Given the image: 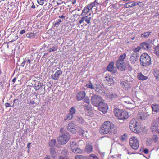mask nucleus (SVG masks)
Instances as JSON below:
<instances>
[{
  "label": "nucleus",
  "instance_id": "nucleus-1",
  "mask_svg": "<svg viewBox=\"0 0 159 159\" xmlns=\"http://www.w3.org/2000/svg\"><path fill=\"white\" fill-rule=\"evenodd\" d=\"M115 125L109 121L104 122L100 127L99 133L102 134H115L117 132L116 128H115Z\"/></svg>",
  "mask_w": 159,
  "mask_h": 159
},
{
  "label": "nucleus",
  "instance_id": "nucleus-2",
  "mask_svg": "<svg viewBox=\"0 0 159 159\" xmlns=\"http://www.w3.org/2000/svg\"><path fill=\"white\" fill-rule=\"evenodd\" d=\"M61 134H60L57 138V140L60 145L65 144L70 139L69 133L66 131L63 128H61L60 130Z\"/></svg>",
  "mask_w": 159,
  "mask_h": 159
},
{
  "label": "nucleus",
  "instance_id": "nucleus-3",
  "mask_svg": "<svg viewBox=\"0 0 159 159\" xmlns=\"http://www.w3.org/2000/svg\"><path fill=\"white\" fill-rule=\"evenodd\" d=\"M140 66L143 68L147 67L151 64V61L150 56L146 53L141 55L139 59Z\"/></svg>",
  "mask_w": 159,
  "mask_h": 159
},
{
  "label": "nucleus",
  "instance_id": "nucleus-4",
  "mask_svg": "<svg viewBox=\"0 0 159 159\" xmlns=\"http://www.w3.org/2000/svg\"><path fill=\"white\" fill-rule=\"evenodd\" d=\"M114 112L116 117L119 120H124L129 117L128 112L125 110L123 111L116 108L114 109Z\"/></svg>",
  "mask_w": 159,
  "mask_h": 159
},
{
  "label": "nucleus",
  "instance_id": "nucleus-5",
  "mask_svg": "<svg viewBox=\"0 0 159 159\" xmlns=\"http://www.w3.org/2000/svg\"><path fill=\"white\" fill-rule=\"evenodd\" d=\"M85 86L87 88L94 89L95 91L97 92L99 94L102 95L105 94V90L104 88L99 84L96 85L95 86L90 81L86 84Z\"/></svg>",
  "mask_w": 159,
  "mask_h": 159
},
{
  "label": "nucleus",
  "instance_id": "nucleus-6",
  "mask_svg": "<svg viewBox=\"0 0 159 159\" xmlns=\"http://www.w3.org/2000/svg\"><path fill=\"white\" fill-rule=\"evenodd\" d=\"M103 100L102 97L98 95L94 94H93L91 96V101L92 104L94 106L97 107Z\"/></svg>",
  "mask_w": 159,
  "mask_h": 159
},
{
  "label": "nucleus",
  "instance_id": "nucleus-7",
  "mask_svg": "<svg viewBox=\"0 0 159 159\" xmlns=\"http://www.w3.org/2000/svg\"><path fill=\"white\" fill-rule=\"evenodd\" d=\"M129 144L132 148L137 150L139 146L138 140L135 137H133L129 140Z\"/></svg>",
  "mask_w": 159,
  "mask_h": 159
},
{
  "label": "nucleus",
  "instance_id": "nucleus-8",
  "mask_svg": "<svg viewBox=\"0 0 159 159\" xmlns=\"http://www.w3.org/2000/svg\"><path fill=\"white\" fill-rule=\"evenodd\" d=\"M116 65L118 69L121 71H125L127 69V65L124 61H116Z\"/></svg>",
  "mask_w": 159,
  "mask_h": 159
},
{
  "label": "nucleus",
  "instance_id": "nucleus-9",
  "mask_svg": "<svg viewBox=\"0 0 159 159\" xmlns=\"http://www.w3.org/2000/svg\"><path fill=\"white\" fill-rule=\"evenodd\" d=\"M129 127L131 130L133 132L136 133L138 132L137 122L135 119H132L131 120L129 124Z\"/></svg>",
  "mask_w": 159,
  "mask_h": 159
},
{
  "label": "nucleus",
  "instance_id": "nucleus-10",
  "mask_svg": "<svg viewBox=\"0 0 159 159\" xmlns=\"http://www.w3.org/2000/svg\"><path fill=\"white\" fill-rule=\"evenodd\" d=\"M67 130L72 134L75 133L77 129L76 127V124L73 122L69 123L67 126Z\"/></svg>",
  "mask_w": 159,
  "mask_h": 159
},
{
  "label": "nucleus",
  "instance_id": "nucleus-11",
  "mask_svg": "<svg viewBox=\"0 0 159 159\" xmlns=\"http://www.w3.org/2000/svg\"><path fill=\"white\" fill-rule=\"evenodd\" d=\"M98 109L100 111L102 112L104 114H105L107 112L108 109V107L107 104L102 101L99 105H98Z\"/></svg>",
  "mask_w": 159,
  "mask_h": 159
},
{
  "label": "nucleus",
  "instance_id": "nucleus-12",
  "mask_svg": "<svg viewBox=\"0 0 159 159\" xmlns=\"http://www.w3.org/2000/svg\"><path fill=\"white\" fill-rule=\"evenodd\" d=\"M32 84L36 91L39 90L43 85V83L39 82L37 80H33Z\"/></svg>",
  "mask_w": 159,
  "mask_h": 159
},
{
  "label": "nucleus",
  "instance_id": "nucleus-13",
  "mask_svg": "<svg viewBox=\"0 0 159 159\" xmlns=\"http://www.w3.org/2000/svg\"><path fill=\"white\" fill-rule=\"evenodd\" d=\"M120 84L121 87L125 90H128L131 87L130 83L127 81H121Z\"/></svg>",
  "mask_w": 159,
  "mask_h": 159
},
{
  "label": "nucleus",
  "instance_id": "nucleus-14",
  "mask_svg": "<svg viewBox=\"0 0 159 159\" xmlns=\"http://www.w3.org/2000/svg\"><path fill=\"white\" fill-rule=\"evenodd\" d=\"M114 63L111 62L109 63L107 67V69L108 71L113 73H115L116 72V69L114 66Z\"/></svg>",
  "mask_w": 159,
  "mask_h": 159
},
{
  "label": "nucleus",
  "instance_id": "nucleus-15",
  "mask_svg": "<svg viewBox=\"0 0 159 159\" xmlns=\"http://www.w3.org/2000/svg\"><path fill=\"white\" fill-rule=\"evenodd\" d=\"M158 123L156 120L154 121L152 124L150 129L151 132H155L157 131L158 127Z\"/></svg>",
  "mask_w": 159,
  "mask_h": 159
},
{
  "label": "nucleus",
  "instance_id": "nucleus-16",
  "mask_svg": "<svg viewBox=\"0 0 159 159\" xmlns=\"http://www.w3.org/2000/svg\"><path fill=\"white\" fill-rule=\"evenodd\" d=\"M86 96V93L85 92L81 91L79 92L76 94V99L78 101L83 99Z\"/></svg>",
  "mask_w": 159,
  "mask_h": 159
},
{
  "label": "nucleus",
  "instance_id": "nucleus-17",
  "mask_svg": "<svg viewBox=\"0 0 159 159\" xmlns=\"http://www.w3.org/2000/svg\"><path fill=\"white\" fill-rule=\"evenodd\" d=\"M139 57V56L131 53L129 58V61L130 63L132 64H135L138 60Z\"/></svg>",
  "mask_w": 159,
  "mask_h": 159
},
{
  "label": "nucleus",
  "instance_id": "nucleus-18",
  "mask_svg": "<svg viewBox=\"0 0 159 159\" xmlns=\"http://www.w3.org/2000/svg\"><path fill=\"white\" fill-rule=\"evenodd\" d=\"M62 72L60 70H57L54 74L51 75V78L54 80H57L59 76L62 74Z\"/></svg>",
  "mask_w": 159,
  "mask_h": 159
},
{
  "label": "nucleus",
  "instance_id": "nucleus-19",
  "mask_svg": "<svg viewBox=\"0 0 159 159\" xmlns=\"http://www.w3.org/2000/svg\"><path fill=\"white\" fill-rule=\"evenodd\" d=\"M67 153L68 151L66 150H63L61 152V155L59 156L58 159H69L68 156H66Z\"/></svg>",
  "mask_w": 159,
  "mask_h": 159
},
{
  "label": "nucleus",
  "instance_id": "nucleus-20",
  "mask_svg": "<svg viewBox=\"0 0 159 159\" xmlns=\"http://www.w3.org/2000/svg\"><path fill=\"white\" fill-rule=\"evenodd\" d=\"M140 46L141 48L148 50H149L150 48V44L149 43L144 42L140 44Z\"/></svg>",
  "mask_w": 159,
  "mask_h": 159
},
{
  "label": "nucleus",
  "instance_id": "nucleus-21",
  "mask_svg": "<svg viewBox=\"0 0 159 159\" xmlns=\"http://www.w3.org/2000/svg\"><path fill=\"white\" fill-rule=\"evenodd\" d=\"M50 154L51 158L52 159H54L56 156V152L53 147H52L50 149Z\"/></svg>",
  "mask_w": 159,
  "mask_h": 159
},
{
  "label": "nucleus",
  "instance_id": "nucleus-22",
  "mask_svg": "<svg viewBox=\"0 0 159 159\" xmlns=\"http://www.w3.org/2000/svg\"><path fill=\"white\" fill-rule=\"evenodd\" d=\"M152 111L155 112H159V105L153 104L152 105Z\"/></svg>",
  "mask_w": 159,
  "mask_h": 159
},
{
  "label": "nucleus",
  "instance_id": "nucleus-23",
  "mask_svg": "<svg viewBox=\"0 0 159 159\" xmlns=\"http://www.w3.org/2000/svg\"><path fill=\"white\" fill-rule=\"evenodd\" d=\"M136 4L135 2H129L125 4L124 7L127 8L133 6H135Z\"/></svg>",
  "mask_w": 159,
  "mask_h": 159
},
{
  "label": "nucleus",
  "instance_id": "nucleus-24",
  "mask_svg": "<svg viewBox=\"0 0 159 159\" xmlns=\"http://www.w3.org/2000/svg\"><path fill=\"white\" fill-rule=\"evenodd\" d=\"M153 52L159 57V44L153 48Z\"/></svg>",
  "mask_w": 159,
  "mask_h": 159
},
{
  "label": "nucleus",
  "instance_id": "nucleus-25",
  "mask_svg": "<svg viewBox=\"0 0 159 159\" xmlns=\"http://www.w3.org/2000/svg\"><path fill=\"white\" fill-rule=\"evenodd\" d=\"M93 150V146L92 145L88 144L85 147V151L86 152L88 153H90L92 152Z\"/></svg>",
  "mask_w": 159,
  "mask_h": 159
},
{
  "label": "nucleus",
  "instance_id": "nucleus-26",
  "mask_svg": "<svg viewBox=\"0 0 159 159\" xmlns=\"http://www.w3.org/2000/svg\"><path fill=\"white\" fill-rule=\"evenodd\" d=\"M141 49L140 46H138L133 50V52L132 53L139 56V52Z\"/></svg>",
  "mask_w": 159,
  "mask_h": 159
},
{
  "label": "nucleus",
  "instance_id": "nucleus-27",
  "mask_svg": "<svg viewBox=\"0 0 159 159\" xmlns=\"http://www.w3.org/2000/svg\"><path fill=\"white\" fill-rule=\"evenodd\" d=\"M70 147L71 150L73 152L74 150L73 149H74V150H75L78 147V146L75 142L71 141L70 142Z\"/></svg>",
  "mask_w": 159,
  "mask_h": 159
},
{
  "label": "nucleus",
  "instance_id": "nucleus-28",
  "mask_svg": "<svg viewBox=\"0 0 159 159\" xmlns=\"http://www.w3.org/2000/svg\"><path fill=\"white\" fill-rule=\"evenodd\" d=\"M148 115L146 113L141 112L140 114H139L138 117L141 120H144L147 117Z\"/></svg>",
  "mask_w": 159,
  "mask_h": 159
},
{
  "label": "nucleus",
  "instance_id": "nucleus-29",
  "mask_svg": "<svg viewBox=\"0 0 159 159\" xmlns=\"http://www.w3.org/2000/svg\"><path fill=\"white\" fill-rule=\"evenodd\" d=\"M126 57V53H122L119 57L117 61H124V60L125 59Z\"/></svg>",
  "mask_w": 159,
  "mask_h": 159
},
{
  "label": "nucleus",
  "instance_id": "nucleus-30",
  "mask_svg": "<svg viewBox=\"0 0 159 159\" xmlns=\"http://www.w3.org/2000/svg\"><path fill=\"white\" fill-rule=\"evenodd\" d=\"M138 78L139 80H144L148 79V78L147 76H145L143 75L141 73H140L138 75Z\"/></svg>",
  "mask_w": 159,
  "mask_h": 159
},
{
  "label": "nucleus",
  "instance_id": "nucleus-31",
  "mask_svg": "<svg viewBox=\"0 0 159 159\" xmlns=\"http://www.w3.org/2000/svg\"><path fill=\"white\" fill-rule=\"evenodd\" d=\"M106 80L108 83L109 84H112L113 79L110 75H108L105 77Z\"/></svg>",
  "mask_w": 159,
  "mask_h": 159
},
{
  "label": "nucleus",
  "instance_id": "nucleus-32",
  "mask_svg": "<svg viewBox=\"0 0 159 159\" xmlns=\"http://www.w3.org/2000/svg\"><path fill=\"white\" fill-rule=\"evenodd\" d=\"M151 33V32H146L141 34V37L142 38H147L150 35Z\"/></svg>",
  "mask_w": 159,
  "mask_h": 159
},
{
  "label": "nucleus",
  "instance_id": "nucleus-33",
  "mask_svg": "<svg viewBox=\"0 0 159 159\" xmlns=\"http://www.w3.org/2000/svg\"><path fill=\"white\" fill-rule=\"evenodd\" d=\"M56 139H53L50 140L49 142V146L53 147L56 144Z\"/></svg>",
  "mask_w": 159,
  "mask_h": 159
},
{
  "label": "nucleus",
  "instance_id": "nucleus-34",
  "mask_svg": "<svg viewBox=\"0 0 159 159\" xmlns=\"http://www.w3.org/2000/svg\"><path fill=\"white\" fill-rule=\"evenodd\" d=\"M73 116L70 113H68L66 116V117L64 119V121H66L67 120H69L73 118Z\"/></svg>",
  "mask_w": 159,
  "mask_h": 159
},
{
  "label": "nucleus",
  "instance_id": "nucleus-35",
  "mask_svg": "<svg viewBox=\"0 0 159 159\" xmlns=\"http://www.w3.org/2000/svg\"><path fill=\"white\" fill-rule=\"evenodd\" d=\"M76 120L78 122L81 123L82 124H84L85 123V121L84 120L82 117H77Z\"/></svg>",
  "mask_w": 159,
  "mask_h": 159
},
{
  "label": "nucleus",
  "instance_id": "nucleus-36",
  "mask_svg": "<svg viewBox=\"0 0 159 159\" xmlns=\"http://www.w3.org/2000/svg\"><path fill=\"white\" fill-rule=\"evenodd\" d=\"M108 97L109 98L111 99H112L114 98L115 99H116L118 97V95L116 94H113V93H111L108 95Z\"/></svg>",
  "mask_w": 159,
  "mask_h": 159
},
{
  "label": "nucleus",
  "instance_id": "nucleus-37",
  "mask_svg": "<svg viewBox=\"0 0 159 159\" xmlns=\"http://www.w3.org/2000/svg\"><path fill=\"white\" fill-rule=\"evenodd\" d=\"M70 113L73 116L76 112L75 108V107H72L69 110Z\"/></svg>",
  "mask_w": 159,
  "mask_h": 159
},
{
  "label": "nucleus",
  "instance_id": "nucleus-38",
  "mask_svg": "<svg viewBox=\"0 0 159 159\" xmlns=\"http://www.w3.org/2000/svg\"><path fill=\"white\" fill-rule=\"evenodd\" d=\"M152 143V140L151 138L147 139L146 144L147 146H149L151 145Z\"/></svg>",
  "mask_w": 159,
  "mask_h": 159
},
{
  "label": "nucleus",
  "instance_id": "nucleus-39",
  "mask_svg": "<svg viewBox=\"0 0 159 159\" xmlns=\"http://www.w3.org/2000/svg\"><path fill=\"white\" fill-rule=\"evenodd\" d=\"M130 99L128 97H126L125 98L123 99L122 101L124 102L127 103V104H129L131 103L130 101L129 100H130Z\"/></svg>",
  "mask_w": 159,
  "mask_h": 159
},
{
  "label": "nucleus",
  "instance_id": "nucleus-40",
  "mask_svg": "<svg viewBox=\"0 0 159 159\" xmlns=\"http://www.w3.org/2000/svg\"><path fill=\"white\" fill-rule=\"evenodd\" d=\"M26 37L29 38H33L34 37V33H28L26 34Z\"/></svg>",
  "mask_w": 159,
  "mask_h": 159
},
{
  "label": "nucleus",
  "instance_id": "nucleus-41",
  "mask_svg": "<svg viewBox=\"0 0 159 159\" xmlns=\"http://www.w3.org/2000/svg\"><path fill=\"white\" fill-rule=\"evenodd\" d=\"M154 75L157 80H159V71L157 70L153 72Z\"/></svg>",
  "mask_w": 159,
  "mask_h": 159
},
{
  "label": "nucleus",
  "instance_id": "nucleus-42",
  "mask_svg": "<svg viewBox=\"0 0 159 159\" xmlns=\"http://www.w3.org/2000/svg\"><path fill=\"white\" fill-rule=\"evenodd\" d=\"M127 138V135L125 134H124L123 135L121 136L120 139L122 142H124L125 141Z\"/></svg>",
  "mask_w": 159,
  "mask_h": 159
},
{
  "label": "nucleus",
  "instance_id": "nucleus-43",
  "mask_svg": "<svg viewBox=\"0 0 159 159\" xmlns=\"http://www.w3.org/2000/svg\"><path fill=\"white\" fill-rule=\"evenodd\" d=\"M86 17L84 21L88 24H89V25L91 24V23L90 22V20L91 19V17H88L87 16H86Z\"/></svg>",
  "mask_w": 159,
  "mask_h": 159
},
{
  "label": "nucleus",
  "instance_id": "nucleus-44",
  "mask_svg": "<svg viewBox=\"0 0 159 159\" xmlns=\"http://www.w3.org/2000/svg\"><path fill=\"white\" fill-rule=\"evenodd\" d=\"M75 159H85V157L81 155H77L75 156Z\"/></svg>",
  "mask_w": 159,
  "mask_h": 159
},
{
  "label": "nucleus",
  "instance_id": "nucleus-45",
  "mask_svg": "<svg viewBox=\"0 0 159 159\" xmlns=\"http://www.w3.org/2000/svg\"><path fill=\"white\" fill-rule=\"evenodd\" d=\"M84 101L85 102L87 103L88 104H90V99H89V97H84Z\"/></svg>",
  "mask_w": 159,
  "mask_h": 159
},
{
  "label": "nucleus",
  "instance_id": "nucleus-46",
  "mask_svg": "<svg viewBox=\"0 0 159 159\" xmlns=\"http://www.w3.org/2000/svg\"><path fill=\"white\" fill-rule=\"evenodd\" d=\"M89 157L90 159H99L96 156L93 154L89 155Z\"/></svg>",
  "mask_w": 159,
  "mask_h": 159
},
{
  "label": "nucleus",
  "instance_id": "nucleus-47",
  "mask_svg": "<svg viewBox=\"0 0 159 159\" xmlns=\"http://www.w3.org/2000/svg\"><path fill=\"white\" fill-rule=\"evenodd\" d=\"M104 0H95V2H96V3L97 5H102L103 3L104 2Z\"/></svg>",
  "mask_w": 159,
  "mask_h": 159
},
{
  "label": "nucleus",
  "instance_id": "nucleus-48",
  "mask_svg": "<svg viewBox=\"0 0 159 159\" xmlns=\"http://www.w3.org/2000/svg\"><path fill=\"white\" fill-rule=\"evenodd\" d=\"M73 149L74 150L73 152L75 153H80L82 152L80 148H79L78 147L75 149V150H74V149Z\"/></svg>",
  "mask_w": 159,
  "mask_h": 159
},
{
  "label": "nucleus",
  "instance_id": "nucleus-49",
  "mask_svg": "<svg viewBox=\"0 0 159 159\" xmlns=\"http://www.w3.org/2000/svg\"><path fill=\"white\" fill-rule=\"evenodd\" d=\"M89 11V10L85 7L82 10V13H84L85 14H86L88 13Z\"/></svg>",
  "mask_w": 159,
  "mask_h": 159
},
{
  "label": "nucleus",
  "instance_id": "nucleus-50",
  "mask_svg": "<svg viewBox=\"0 0 159 159\" xmlns=\"http://www.w3.org/2000/svg\"><path fill=\"white\" fill-rule=\"evenodd\" d=\"M57 48L56 47H54L51 48L49 50V52H54L56 51L57 50Z\"/></svg>",
  "mask_w": 159,
  "mask_h": 159
},
{
  "label": "nucleus",
  "instance_id": "nucleus-51",
  "mask_svg": "<svg viewBox=\"0 0 159 159\" xmlns=\"http://www.w3.org/2000/svg\"><path fill=\"white\" fill-rule=\"evenodd\" d=\"M153 139L154 142L156 143L158 140V137L156 135H154L153 136Z\"/></svg>",
  "mask_w": 159,
  "mask_h": 159
},
{
  "label": "nucleus",
  "instance_id": "nucleus-52",
  "mask_svg": "<svg viewBox=\"0 0 159 159\" xmlns=\"http://www.w3.org/2000/svg\"><path fill=\"white\" fill-rule=\"evenodd\" d=\"M86 17V16H84L82 17L81 18L80 20L79 21V23H80V24H81V23H83L84 22V21L85 20V19Z\"/></svg>",
  "mask_w": 159,
  "mask_h": 159
},
{
  "label": "nucleus",
  "instance_id": "nucleus-53",
  "mask_svg": "<svg viewBox=\"0 0 159 159\" xmlns=\"http://www.w3.org/2000/svg\"><path fill=\"white\" fill-rule=\"evenodd\" d=\"M44 0H37V2L40 5H42L44 3Z\"/></svg>",
  "mask_w": 159,
  "mask_h": 159
},
{
  "label": "nucleus",
  "instance_id": "nucleus-54",
  "mask_svg": "<svg viewBox=\"0 0 159 159\" xmlns=\"http://www.w3.org/2000/svg\"><path fill=\"white\" fill-rule=\"evenodd\" d=\"M61 20L59 19L57 20L55 23V25H59L60 24V23H61Z\"/></svg>",
  "mask_w": 159,
  "mask_h": 159
},
{
  "label": "nucleus",
  "instance_id": "nucleus-55",
  "mask_svg": "<svg viewBox=\"0 0 159 159\" xmlns=\"http://www.w3.org/2000/svg\"><path fill=\"white\" fill-rule=\"evenodd\" d=\"M109 0H104V2L102 4V5L103 6H106L108 3V1Z\"/></svg>",
  "mask_w": 159,
  "mask_h": 159
},
{
  "label": "nucleus",
  "instance_id": "nucleus-56",
  "mask_svg": "<svg viewBox=\"0 0 159 159\" xmlns=\"http://www.w3.org/2000/svg\"><path fill=\"white\" fill-rule=\"evenodd\" d=\"M18 38V35H14L13 36V41H15V40H17Z\"/></svg>",
  "mask_w": 159,
  "mask_h": 159
},
{
  "label": "nucleus",
  "instance_id": "nucleus-57",
  "mask_svg": "<svg viewBox=\"0 0 159 159\" xmlns=\"http://www.w3.org/2000/svg\"><path fill=\"white\" fill-rule=\"evenodd\" d=\"M24 61H23V62L21 64V66H22V67H24L25 65V63L26 62V58H25V59L24 58Z\"/></svg>",
  "mask_w": 159,
  "mask_h": 159
},
{
  "label": "nucleus",
  "instance_id": "nucleus-58",
  "mask_svg": "<svg viewBox=\"0 0 159 159\" xmlns=\"http://www.w3.org/2000/svg\"><path fill=\"white\" fill-rule=\"evenodd\" d=\"M96 2H95V1L93 2L92 3L90 4V5H91V6L93 8L94 6L95 5H97V4H96Z\"/></svg>",
  "mask_w": 159,
  "mask_h": 159
},
{
  "label": "nucleus",
  "instance_id": "nucleus-59",
  "mask_svg": "<svg viewBox=\"0 0 159 159\" xmlns=\"http://www.w3.org/2000/svg\"><path fill=\"white\" fill-rule=\"evenodd\" d=\"M143 152L146 154H148L149 152V150L147 148L144 149L143 150Z\"/></svg>",
  "mask_w": 159,
  "mask_h": 159
},
{
  "label": "nucleus",
  "instance_id": "nucleus-60",
  "mask_svg": "<svg viewBox=\"0 0 159 159\" xmlns=\"http://www.w3.org/2000/svg\"><path fill=\"white\" fill-rule=\"evenodd\" d=\"M89 10H90L93 8L92 7L90 4L87 6L86 7Z\"/></svg>",
  "mask_w": 159,
  "mask_h": 159
},
{
  "label": "nucleus",
  "instance_id": "nucleus-61",
  "mask_svg": "<svg viewBox=\"0 0 159 159\" xmlns=\"http://www.w3.org/2000/svg\"><path fill=\"white\" fill-rule=\"evenodd\" d=\"M79 132L81 134V135L82 136H84V131L81 130Z\"/></svg>",
  "mask_w": 159,
  "mask_h": 159
},
{
  "label": "nucleus",
  "instance_id": "nucleus-62",
  "mask_svg": "<svg viewBox=\"0 0 159 159\" xmlns=\"http://www.w3.org/2000/svg\"><path fill=\"white\" fill-rule=\"evenodd\" d=\"M28 103L29 104L33 105L35 103V102L34 101L32 100V101H30V102Z\"/></svg>",
  "mask_w": 159,
  "mask_h": 159
},
{
  "label": "nucleus",
  "instance_id": "nucleus-63",
  "mask_svg": "<svg viewBox=\"0 0 159 159\" xmlns=\"http://www.w3.org/2000/svg\"><path fill=\"white\" fill-rule=\"evenodd\" d=\"M5 106L6 107H10L11 106L10 104L8 103H7V102H6L5 103Z\"/></svg>",
  "mask_w": 159,
  "mask_h": 159
},
{
  "label": "nucleus",
  "instance_id": "nucleus-64",
  "mask_svg": "<svg viewBox=\"0 0 159 159\" xmlns=\"http://www.w3.org/2000/svg\"><path fill=\"white\" fill-rule=\"evenodd\" d=\"M25 32H26V31L25 30H22L20 31V33L21 34H23L25 33Z\"/></svg>",
  "mask_w": 159,
  "mask_h": 159
}]
</instances>
